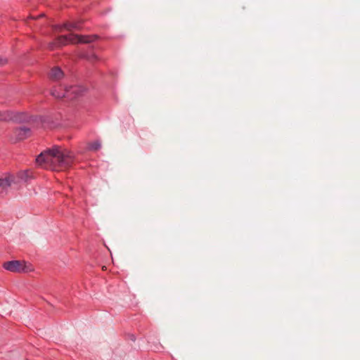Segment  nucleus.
<instances>
[{"instance_id": "f257e3e1", "label": "nucleus", "mask_w": 360, "mask_h": 360, "mask_svg": "<svg viewBox=\"0 0 360 360\" xmlns=\"http://www.w3.org/2000/svg\"><path fill=\"white\" fill-rule=\"evenodd\" d=\"M36 162L40 165L49 164L53 170H64L70 167L74 162V155L67 149L53 147L41 153L36 158Z\"/></svg>"}, {"instance_id": "f03ea898", "label": "nucleus", "mask_w": 360, "mask_h": 360, "mask_svg": "<svg viewBox=\"0 0 360 360\" xmlns=\"http://www.w3.org/2000/svg\"><path fill=\"white\" fill-rule=\"evenodd\" d=\"M96 35H79L70 34L68 35H61L58 37L53 41L49 44V49L53 50L56 48L67 45L68 43L88 44L95 41L97 39Z\"/></svg>"}, {"instance_id": "7ed1b4c3", "label": "nucleus", "mask_w": 360, "mask_h": 360, "mask_svg": "<svg viewBox=\"0 0 360 360\" xmlns=\"http://www.w3.org/2000/svg\"><path fill=\"white\" fill-rule=\"evenodd\" d=\"M83 89L79 86L63 88L61 86L51 90V95L57 98H68L73 99L82 94Z\"/></svg>"}, {"instance_id": "20e7f679", "label": "nucleus", "mask_w": 360, "mask_h": 360, "mask_svg": "<svg viewBox=\"0 0 360 360\" xmlns=\"http://www.w3.org/2000/svg\"><path fill=\"white\" fill-rule=\"evenodd\" d=\"M3 267L6 270L13 273H22L28 271L24 261L12 260L6 262L3 264Z\"/></svg>"}, {"instance_id": "39448f33", "label": "nucleus", "mask_w": 360, "mask_h": 360, "mask_svg": "<svg viewBox=\"0 0 360 360\" xmlns=\"http://www.w3.org/2000/svg\"><path fill=\"white\" fill-rule=\"evenodd\" d=\"M13 141L16 142L27 139L31 134V130L26 127L15 128L13 131Z\"/></svg>"}, {"instance_id": "423d86ee", "label": "nucleus", "mask_w": 360, "mask_h": 360, "mask_svg": "<svg viewBox=\"0 0 360 360\" xmlns=\"http://www.w3.org/2000/svg\"><path fill=\"white\" fill-rule=\"evenodd\" d=\"M9 119H13L15 121L22 122L28 121V116L25 113H17L13 117H10L7 112L0 111V121H6Z\"/></svg>"}, {"instance_id": "0eeeda50", "label": "nucleus", "mask_w": 360, "mask_h": 360, "mask_svg": "<svg viewBox=\"0 0 360 360\" xmlns=\"http://www.w3.org/2000/svg\"><path fill=\"white\" fill-rule=\"evenodd\" d=\"M64 76V73L59 67L53 68L49 73V78L53 81L61 79Z\"/></svg>"}, {"instance_id": "6e6552de", "label": "nucleus", "mask_w": 360, "mask_h": 360, "mask_svg": "<svg viewBox=\"0 0 360 360\" xmlns=\"http://www.w3.org/2000/svg\"><path fill=\"white\" fill-rule=\"evenodd\" d=\"M13 181V176L8 174L4 178H0V188L3 190H6L11 186V183Z\"/></svg>"}, {"instance_id": "1a4fd4ad", "label": "nucleus", "mask_w": 360, "mask_h": 360, "mask_svg": "<svg viewBox=\"0 0 360 360\" xmlns=\"http://www.w3.org/2000/svg\"><path fill=\"white\" fill-rule=\"evenodd\" d=\"M63 27L68 31H71L72 30H80L82 27L81 23L79 22H65L63 25Z\"/></svg>"}, {"instance_id": "9d476101", "label": "nucleus", "mask_w": 360, "mask_h": 360, "mask_svg": "<svg viewBox=\"0 0 360 360\" xmlns=\"http://www.w3.org/2000/svg\"><path fill=\"white\" fill-rule=\"evenodd\" d=\"M101 144L98 141L91 143L89 145V149L91 150H94V151L99 150L101 148Z\"/></svg>"}, {"instance_id": "9b49d317", "label": "nucleus", "mask_w": 360, "mask_h": 360, "mask_svg": "<svg viewBox=\"0 0 360 360\" xmlns=\"http://www.w3.org/2000/svg\"><path fill=\"white\" fill-rule=\"evenodd\" d=\"M18 176L20 179L26 181L30 177V172L28 170L21 172L18 174Z\"/></svg>"}, {"instance_id": "f8f14e48", "label": "nucleus", "mask_w": 360, "mask_h": 360, "mask_svg": "<svg viewBox=\"0 0 360 360\" xmlns=\"http://www.w3.org/2000/svg\"><path fill=\"white\" fill-rule=\"evenodd\" d=\"M7 63L6 58H3L0 57V66L5 65Z\"/></svg>"}]
</instances>
